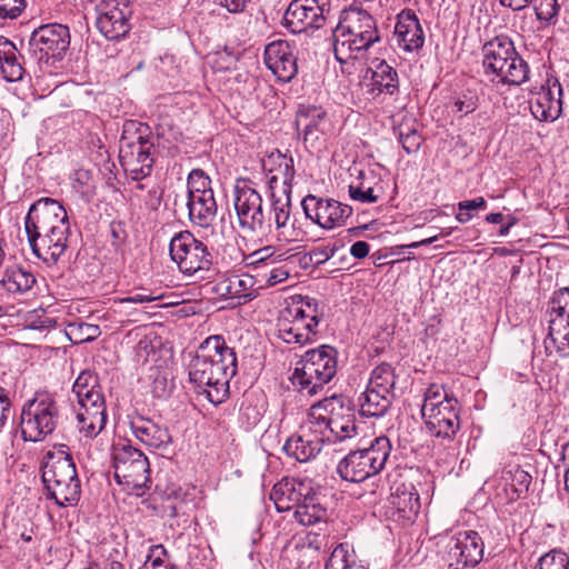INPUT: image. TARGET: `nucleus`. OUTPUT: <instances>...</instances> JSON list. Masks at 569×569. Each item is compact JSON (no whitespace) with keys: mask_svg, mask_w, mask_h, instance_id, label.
I'll return each instance as SVG.
<instances>
[{"mask_svg":"<svg viewBox=\"0 0 569 569\" xmlns=\"http://www.w3.org/2000/svg\"><path fill=\"white\" fill-rule=\"evenodd\" d=\"M159 239L164 238L169 240V249H207V247L196 239V237L188 230L169 234L167 230L161 229L158 231Z\"/></svg>","mask_w":569,"mask_h":569,"instance_id":"de8ad7c7","label":"nucleus"},{"mask_svg":"<svg viewBox=\"0 0 569 569\" xmlns=\"http://www.w3.org/2000/svg\"><path fill=\"white\" fill-rule=\"evenodd\" d=\"M290 193L286 192L277 196L276 191H271L272 211L277 228H284L290 217Z\"/></svg>","mask_w":569,"mask_h":569,"instance_id":"603ef678","label":"nucleus"},{"mask_svg":"<svg viewBox=\"0 0 569 569\" xmlns=\"http://www.w3.org/2000/svg\"><path fill=\"white\" fill-rule=\"evenodd\" d=\"M202 193H213L211 180L201 169H193L188 176L184 197Z\"/></svg>","mask_w":569,"mask_h":569,"instance_id":"3c124183","label":"nucleus"},{"mask_svg":"<svg viewBox=\"0 0 569 569\" xmlns=\"http://www.w3.org/2000/svg\"><path fill=\"white\" fill-rule=\"evenodd\" d=\"M264 63L281 82L291 81L298 72L297 57L284 40L272 41L266 46Z\"/></svg>","mask_w":569,"mask_h":569,"instance_id":"6ab92c4d","label":"nucleus"},{"mask_svg":"<svg viewBox=\"0 0 569 569\" xmlns=\"http://www.w3.org/2000/svg\"><path fill=\"white\" fill-rule=\"evenodd\" d=\"M337 353L333 347L327 345L308 350L292 375V385L299 392L317 395L337 372Z\"/></svg>","mask_w":569,"mask_h":569,"instance_id":"20e7f679","label":"nucleus"},{"mask_svg":"<svg viewBox=\"0 0 569 569\" xmlns=\"http://www.w3.org/2000/svg\"><path fill=\"white\" fill-rule=\"evenodd\" d=\"M168 256L181 272L192 276L197 272L209 271L212 264L210 251H168Z\"/></svg>","mask_w":569,"mask_h":569,"instance_id":"473e14b6","label":"nucleus"},{"mask_svg":"<svg viewBox=\"0 0 569 569\" xmlns=\"http://www.w3.org/2000/svg\"><path fill=\"white\" fill-rule=\"evenodd\" d=\"M535 13L539 21L550 22L560 10L558 0H536Z\"/></svg>","mask_w":569,"mask_h":569,"instance_id":"bf43d9fd","label":"nucleus"},{"mask_svg":"<svg viewBox=\"0 0 569 569\" xmlns=\"http://www.w3.org/2000/svg\"><path fill=\"white\" fill-rule=\"evenodd\" d=\"M233 206L242 227L253 230L256 226H262L264 220L262 197L247 181L236 184Z\"/></svg>","mask_w":569,"mask_h":569,"instance_id":"dca6fc26","label":"nucleus"},{"mask_svg":"<svg viewBox=\"0 0 569 569\" xmlns=\"http://www.w3.org/2000/svg\"><path fill=\"white\" fill-rule=\"evenodd\" d=\"M23 57L19 53L12 41L0 37V69L7 81L14 82L22 79L24 69Z\"/></svg>","mask_w":569,"mask_h":569,"instance_id":"2f4dec72","label":"nucleus"},{"mask_svg":"<svg viewBox=\"0 0 569 569\" xmlns=\"http://www.w3.org/2000/svg\"><path fill=\"white\" fill-rule=\"evenodd\" d=\"M448 400H457L452 395H448L443 386L432 383L430 385L423 395V403L421 406V412L429 411L431 408L437 409Z\"/></svg>","mask_w":569,"mask_h":569,"instance_id":"09e8293b","label":"nucleus"},{"mask_svg":"<svg viewBox=\"0 0 569 569\" xmlns=\"http://www.w3.org/2000/svg\"><path fill=\"white\" fill-rule=\"evenodd\" d=\"M296 128L303 136L306 146L315 148L330 127L326 110L317 106H301L296 116Z\"/></svg>","mask_w":569,"mask_h":569,"instance_id":"aec40b11","label":"nucleus"},{"mask_svg":"<svg viewBox=\"0 0 569 569\" xmlns=\"http://www.w3.org/2000/svg\"><path fill=\"white\" fill-rule=\"evenodd\" d=\"M248 0H213L214 3L226 8L231 13L242 12Z\"/></svg>","mask_w":569,"mask_h":569,"instance_id":"69168bd1","label":"nucleus"},{"mask_svg":"<svg viewBox=\"0 0 569 569\" xmlns=\"http://www.w3.org/2000/svg\"><path fill=\"white\" fill-rule=\"evenodd\" d=\"M396 380L395 369L389 363H381L371 372L368 386L382 393L395 395Z\"/></svg>","mask_w":569,"mask_h":569,"instance_id":"c03bdc74","label":"nucleus"},{"mask_svg":"<svg viewBox=\"0 0 569 569\" xmlns=\"http://www.w3.org/2000/svg\"><path fill=\"white\" fill-rule=\"evenodd\" d=\"M328 398L322 399L313 403L308 412V419L301 427V430H305L316 439H319L320 442H331V430L329 422V407H328Z\"/></svg>","mask_w":569,"mask_h":569,"instance_id":"c756f323","label":"nucleus"},{"mask_svg":"<svg viewBox=\"0 0 569 569\" xmlns=\"http://www.w3.org/2000/svg\"><path fill=\"white\" fill-rule=\"evenodd\" d=\"M322 445L319 439L301 430V435H295L287 439L282 449L297 461L307 462L320 452Z\"/></svg>","mask_w":569,"mask_h":569,"instance_id":"7c9ffc66","label":"nucleus"},{"mask_svg":"<svg viewBox=\"0 0 569 569\" xmlns=\"http://www.w3.org/2000/svg\"><path fill=\"white\" fill-rule=\"evenodd\" d=\"M392 515L408 522H413L420 510L419 493L412 485H400L395 488L389 498Z\"/></svg>","mask_w":569,"mask_h":569,"instance_id":"bb28decb","label":"nucleus"},{"mask_svg":"<svg viewBox=\"0 0 569 569\" xmlns=\"http://www.w3.org/2000/svg\"><path fill=\"white\" fill-rule=\"evenodd\" d=\"M309 488L303 482L295 479H283L273 486L270 492V499L279 512L289 511L297 508L302 502Z\"/></svg>","mask_w":569,"mask_h":569,"instance_id":"cd10ccee","label":"nucleus"},{"mask_svg":"<svg viewBox=\"0 0 569 569\" xmlns=\"http://www.w3.org/2000/svg\"><path fill=\"white\" fill-rule=\"evenodd\" d=\"M77 420L79 431L87 438L98 436L106 426L107 413L102 395H91V400L78 402Z\"/></svg>","mask_w":569,"mask_h":569,"instance_id":"4be33fe9","label":"nucleus"},{"mask_svg":"<svg viewBox=\"0 0 569 569\" xmlns=\"http://www.w3.org/2000/svg\"><path fill=\"white\" fill-rule=\"evenodd\" d=\"M487 208V201L482 197H478L472 200H465L458 202L459 212L456 216V219L460 223H466L473 218V211L485 210Z\"/></svg>","mask_w":569,"mask_h":569,"instance_id":"13d9d810","label":"nucleus"},{"mask_svg":"<svg viewBox=\"0 0 569 569\" xmlns=\"http://www.w3.org/2000/svg\"><path fill=\"white\" fill-rule=\"evenodd\" d=\"M277 330L278 337L286 343H295L299 346L308 343L305 340V336L299 332L298 328L288 320V317H283L281 313L277 322Z\"/></svg>","mask_w":569,"mask_h":569,"instance_id":"864d4df0","label":"nucleus"},{"mask_svg":"<svg viewBox=\"0 0 569 569\" xmlns=\"http://www.w3.org/2000/svg\"><path fill=\"white\" fill-rule=\"evenodd\" d=\"M72 393L77 401L91 400V395H102L97 382V378L89 371H82L72 386Z\"/></svg>","mask_w":569,"mask_h":569,"instance_id":"49530a36","label":"nucleus"},{"mask_svg":"<svg viewBox=\"0 0 569 569\" xmlns=\"http://www.w3.org/2000/svg\"><path fill=\"white\" fill-rule=\"evenodd\" d=\"M482 68L493 83L520 86L529 80L530 68L507 36H497L483 44Z\"/></svg>","mask_w":569,"mask_h":569,"instance_id":"7ed1b4c3","label":"nucleus"},{"mask_svg":"<svg viewBox=\"0 0 569 569\" xmlns=\"http://www.w3.org/2000/svg\"><path fill=\"white\" fill-rule=\"evenodd\" d=\"M183 207L188 209L190 220L200 226L209 227L217 214V202L213 193H202L191 197L184 194H176L174 207L178 206V200Z\"/></svg>","mask_w":569,"mask_h":569,"instance_id":"a878e982","label":"nucleus"},{"mask_svg":"<svg viewBox=\"0 0 569 569\" xmlns=\"http://www.w3.org/2000/svg\"><path fill=\"white\" fill-rule=\"evenodd\" d=\"M361 33L351 30V27L339 20L332 32V40L335 57L340 63L356 59L358 53L372 47L373 43Z\"/></svg>","mask_w":569,"mask_h":569,"instance_id":"412c9836","label":"nucleus"},{"mask_svg":"<svg viewBox=\"0 0 569 569\" xmlns=\"http://www.w3.org/2000/svg\"><path fill=\"white\" fill-rule=\"evenodd\" d=\"M398 251H389L386 254H380L379 252H373L370 258L372 259L373 263L376 266H383L386 263H393L396 261H399V258H395L396 254H398Z\"/></svg>","mask_w":569,"mask_h":569,"instance_id":"774afa93","label":"nucleus"},{"mask_svg":"<svg viewBox=\"0 0 569 569\" xmlns=\"http://www.w3.org/2000/svg\"><path fill=\"white\" fill-rule=\"evenodd\" d=\"M325 569H366L357 562L353 550L348 545L340 543L331 552Z\"/></svg>","mask_w":569,"mask_h":569,"instance_id":"a18cd8bd","label":"nucleus"},{"mask_svg":"<svg viewBox=\"0 0 569 569\" xmlns=\"http://www.w3.org/2000/svg\"><path fill=\"white\" fill-rule=\"evenodd\" d=\"M329 11L330 0H293L284 12V26L292 33L319 29Z\"/></svg>","mask_w":569,"mask_h":569,"instance_id":"ddd939ff","label":"nucleus"},{"mask_svg":"<svg viewBox=\"0 0 569 569\" xmlns=\"http://www.w3.org/2000/svg\"><path fill=\"white\" fill-rule=\"evenodd\" d=\"M395 395L382 393L367 386L358 398L359 411L366 417H381L391 406Z\"/></svg>","mask_w":569,"mask_h":569,"instance_id":"f704fd0d","label":"nucleus"},{"mask_svg":"<svg viewBox=\"0 0 569 569\" xmlns=\"http://www.w3.org/2000/svg\"><path fill=\"white\" fill-rule=\"evenodd\" d=\"M548 338L557 352L567 355L569 351V318H550Z\"/></svg>","mask_w":569,"mask_h":569,"instance_id":"37998d69","label":"nucleus"},{"mask_svg":"<svg viewBox=\"0 0 569 569\" xmlns=\"http://www.w3.org/2000/svg\"><path fill=\"white\" fill-rule=\"evenodd\" d=\"M153 143L142 134L134 139L122 137L120 141L119 160L124 172L136 181L151 174L153 167Z\"/></svg>","mask_w":569,"mask_h":569,"instance_id":"9b49d317","label":"nucleus"},{"mask_svg":"<svg viewBox=\"0 0 569 569\" xmlns=\"http://www.w3.org/2000/svg\"><path fill=\"white\" fill-rule=\"evenodd\" d=\"M502 480L509 499L517 500L528 492L531 476L519 466H515L503 472Z\"/></svg>","mask_w":569,"mask_h":569,"instance_id":"a19ab883","label":"nucleus"},{"mask_svg":"<svg viewBox=\"0 0 569 569\" xmlns=\"http://www.w3.org/2000/svg\"><path fill=\"white\" fill-rule=\"evenodd\" d=\"M58 420L56 401L48 395H40L29 400L22 408L20 417L21 433L27 441H41L52 433Z\"/></svg>","mask_w":569,"mask_h":569,"instance_id":"0eeeda50","label":"nucleus"},{"mask_svg":"<svg viewBox=\"0 0 569 569\" xmlns=\"http://www.w3.org/2000/svg\"><path fill=\"white\" fill-rule=\"evenodd\" d=\"M428 432L436 438L451 441L460 429L458 400H448L437 409L421 412Z\"/></svg>","mask_w":569,"mask_h":569,"instance_id":"f3484780","label":"nucleus"},{"mask_svg":"<svg viewBox=\"0 0 569 569\" xmlns=\"http://www.w3.org/2000/svg\"><path fill=\"white\" fill-rule=\"evenodd\" d=\"M535 569H569V557L566 552L553 549L539 558Z\"/></svg>","mask_w":569,"mask_h":569,"instance_id":"5fc2aeb1","label":"nucleus"},{"mask_svg":"<svg viewBox=\"0 0 569 569\" xmlns=\"http://www.w3.org/2000/svg\"><path fill=\"white\" fill-rule=\"evenodd\" d=\"M483 557V541L476 531H461L446 545L442 562L445 569H470Z\"/></svg>","mask_w":569,"mask_h":569,"instance_id":"9d476101","label":"nucleus"},{"mask_svg":"<svg viewBox=\"0 0 569 569\" xmlns=\"http://www.w3.org/2000/svg\"><path fill=\"white\" fill-rule=\"evenodd\" d=\"M237 372V357L222 336H210L189 365V379L214 406L229 393V381Z\"/></svg>","mask_w":569,"mask_h":569,"instance_id":"f257e3e1","label":"nucleus"},{"mask_svg":"<svg viewBox=\"0 0 569 569\" xmlns=\"http://www.w3.org/2000/svg\"><path fill=\"white\" fill-rule=\"evenodd\" d=\"M26 8L24 0H0V17L14 19Z\"/></svg>","mask_w":569,"mask_h":569,"instance_id":"680f3d73","label":"nucleus"},{"mask_svg":"<svg viewBox=\"0 0 569 569\" xmlns=\"http://www.w3.org/2000/svg\"><path fill=\"white\" fill-rule=\"evenodd\" d=\"M67 335L73 343H83L97 339L101 335V330L97 325L70 323Z\"/></svg>","mask_w":569,"mask_h":569,"instance_id":"8fccbe9b","label":"nucleus"},{"mask_svg":"<svg viewBox=\"0 0 569 569\" xmlns=\"http://www.w3.org/2000/svg\"><path fill=\"white\" fill-rule=\"evenodd\" d=\"M372 86L380 93L395 94L399 89V78L396 69L385 60L372 61Z\"/></svg>","mask_w":569,"mask_h":569,"instance_id":"e433bc0d","label":"nucleus"},{"mask_svg":"<svg viewBox=\"0 0 569 569\" xmlns=\"http://www.w3.org/2000/svg\"><path fill=\"white\" fill-rule=\"evenodd\" d=\"M167 556V550L161 545L152 546L144 562V569L154 568L163 565V558Z\"/></svg>","mask_w":569,"mask_h":569,"instance_id":"e2e57ef3","label":"nucleus"},{"mask_svg":"<svg viewBox=\"0 0 569 569\" xmlns=\"http://www.w3.org/2000/svg\"><path fill=\"white\" fill-rule=\"evenodd\" d=\"M36 283V277L20 267L7 269L1 286L11 295H23L30 291Z\"/></svg>","mask_w":569,"mask_h":569,"instance_id":"ea45409f","label":"nucleus"},{"mask_svg":"<svg viewBox=\"0 0 569 569\" xmlns=\"http://www.w3.org/2000/svg\"><path fill=\"white\" fill-rule=\"evenodd\" d=\"M386 437L376 438L369 448L350 451L338 465L337 472L350 482H360L379 473L390 453Z\"/></svg>","mask_w":569,"mask_h":569,"instance_id":"423d86ee","label":"nucleus"},{"mask_svg":"<svg viewBox=\"0 0 569 569\" xmlns=\"http://www.w3.org/2000/svg\"><path fill=\"white\" fill-rule=\"evenodd\" d=\"M251 284V278L241 279L238 276H232L218 282L216 286V292L227 299H242L239 303H246L256 297L253 291H248Z\"/></svg>","mask_w":569,"mask_h":569,"instance_id":"58836bf2","label":"nucleus"},{"mask_svg":"<svg viewBox=\"0 0 569 569\" xmlns=\"http://www.w3.org/2000/svg\"><path fill=\"white\" fill-rule=\"evenodd\" d=\"M94 9L96 26L109 40H119L130 31L131 8L128 0H97L87 3Z\"/></svg>","mask_w":569,"mask_h":569,"instance_id":"f8f14e48","label":"nucleus"},{"mask_svg":"<svg viewBox=\"0 0 569 569\" xmlns=\"http://www.w3.org/2000/svg\"><path fill=\"white\" fill-rule=\"evenodd\" d=\"M339 20L351 27V30L362 32L361 36L372 43L380 41L377 21L367 10L357 4L342 10Z\"/></svg>","mask_w":569,"mask_h":569,"instance_id":"c85d7f7f","label":"nucleus"},{"mask_svg":"<svg viewBox=\"0 0 569 569\" xmlns=\"http://www.w3.org/2000/svg\"><path fill=\"white\" fill-rule=\"evenodd\" d=\"M331 442L351 440L358 435L355 415L350 401L342 396L328 398Z\"/></svg>","mask_w":569,"mask_h":569,"instance_id":"a211bd4d","label":"nucleus"},{"mask_svg":"<svg viewBox=\"0 0 569 569\" xmlns=\"http://www.w3.org/2000/svg\"><path fill=\"white\" fill-rule=\"evenodd\" d=\"M70 46L69 28L60 23H47L34 29L28 41L29 52L38 60H62Z\"/></svg>","mask_w":569,"mask_h":569,"instance_id":"6e6552de","label":"nucleus"},{"mask_svg":"<svg viewBox=\"0 0 569 569\" xmlns=\"http://www.w3.org/2000/svg\"><path fill=\"white\" fill-rule=\"evenodd\" d=\"M562 87L557 78H549L529 100L530 112L543 122L556 121L562 112Z\"/></svg>","mask_w":569,"mask_h":569,"instance_id":"2eb2a0df","label":"nucleus"},{"mask_svg":"<svg viewBox=\"0 0 569 569\" xmlns=\"http://www.w3.org/2000/svg\"><path fill=\"white\" fill-rule=\"evenodd\" d=\"M569 318V288H561L550 300V318Z\"/></svg>","mask_w":569,"mask_h":569,"instance_id":"6e6d98bb","label":"nucleus"},{"mask_svg":"<svg viewBox=\"0 0 569 569\" xmlns=\"http://www.w3.org/2000/svg\"><path fill=\"white\" fill-rule=\"evenodd\" d=\"M288 307L296 317L305 318L317 328L325 317V303L310 296H293Z\"/></svg>","mask_w":569,"mask_h":569,"instance_id":"c9c22d12","label":"nucleus"},{"mask_svg":"<svg viewBox=\"0 0 569 569\" xmlns=\"http://www.w3.org/2000/svg\"><path fill=\"white\" fill-rule=\"evenodd\" d=\"M349 194L353 200L372 203L381 198L382 187L372 171H360L357 181L349 186Z\"/></svg>","mask_w":569,"mask_h":569,"instance_id":"72a5a7b5","label":"nucleus"},{"mask_svg":"<svg viewBox=\"0 0 569 569\" xmlns=\"http://www.w3.org/2000/svg\"><path fill=\"white\" fill-rule=\"evenodd\" d=\"M24 232L31 249H38V240L48 249H67L69 221L63 206L51 198L36 201L24 219Z\"/></svg>","mask_w":569,"mask_h":569,"instance_id":"f03ea898","label":"nucleus"},{"mask_svg":"<svg viewBox=\"0 0 569 569\" xmlns=\"http://www.w3.org/2000/svg\"><path fill=\"white\" fill-rule=\"evenodd\" d=\"M296 520L302 526H312L326 518L327 511L316 502V497L306 492L305 498L295 510Z\"/></svg>","mask_w":569,"mask_h":569,"instance_id":"79ce46f5","label":"nucleus"},{"mask_svg":"<svg viewBox=\"0 0 569 569\" xmlns=\"http://www.w3.org/2000/svg\"><path fill=\"white\" fill-rule=\"evenodd\" d=\"M129 423L136 438L147 447L166 450L172 442L169 429L149 418L136 415Z\"/></svg>","mask_w":569,"mask_h":569,"instance_id":"5701e85b","label":"nucleus"},{"mask_svg":"<svg viewBox=\"0 0 569 569\" xmlns=\"http://www.w3.org/2000/svg\"><path fill=\"white\" fill-rule=\"evenodd\" d=\"M113 468L116 480L132 489H141L150 481L148 458L130 445L114 447Z\"/></svg>","mask_w":569,"mask_h":569,"instance_id":"1a4fd4ad","label":"nucleus"},{"mask_svg":"<svg viewBox=\"0 0 569 569\" xmlns=\"http://www.w3.org/2000/svg\"><path fill=\"white\" fill-rule=\"evenodd\" d=\"M263 170L268 173L270 191H276L281 183V192H291V182L295 178L292 157L280 153H271L262 161Z\"/></svg>","mask_w":569,"mask_h":569,"instance_id":"b1692460","label":"nucleus"},{"mask_svg":"<svg viewBox=\"0 0 569 569\" xmlns=\"http://www.w3.org/2000/svg\"><path fill=\"white\" fill-rule=\"evenodd\" d=\"M48 496L60 507L76 506L81 497V482L72 458L61 452L50 457L42 468Z\"/></svg>","mask_w":569,"mask_h":569,"instance_id":"39448f33","label":"nucleus"},{"mask_svg":"<svg viewBox=\"0 0 569 569\" xmlns=\"http://www.w3.org/2000/svg\"><path fill=\"white\" fill-rule=\"evenodd\" d=\"M479 99L475 94H465L462 98H459L455 102V108L457 112L461 114H469L473 112L478 108Z\"/></svg>","mask_w":569,"mask_h":569,"instance_id":"0e129e2a","label":"nucleus"},{"mask_svg":"<svg viewBox=\"0 0 569 569\" xmlns=\"http://www.w3.org/2000/svg\"><path fill=\"white\" fill-rule=\"evenodd\" d=\"M10 416V400L7 392L0 388V427L4 425Z\"/></svg>","mask_w":569,"mask_h":569,"instance_id":"338daca9","label":"nucleus"},{"mask_svg":"<svg viewBox=\"0 0 569 569\" xmlns=\"http://www.w3.org/2000/svg\"><path fill=\"white\" fill-rule=\"evenodd\" d=\"M399 141L402 144L403 150L410 154L417 152L422 143V137L416 129L407 128L400 130Z\"/></svg>","mask_w":569,"mask_h":569,"instance_id":"052dcab7","label":"nucleus"},{"mask_svg":"<svg viewBox=\"0 0 569 569\" xmlns=\"http://www.w3.org/2000/svg\"><path fill=\"white\" fill-rule=\"evenodd\" d=\"M281 315L283 317H288V320H290V322H292V325L298 328L299 332L305 336V340L307 342L315 340L317 336V327H315V323H310L305 318L296 317L292 309H290L288 306L281 311Z\"/></svg>","mask_w":569,"mask_h":569,"instance_id":"4d7b16f0","label":"nucleus"},{"mask_svg":"<svg viewBox=\"0 0 569 569\" xmlns=\"http://www.w3.org/2000/svg\"><path fill=\"white\" fill-rule=\"evenodd\" d=\"M395 38L398 46L407 52H412L423 46V30L415 12L405 10L398 16Z\"/></svg>","mask_w":569,"mask_h":569,"instance_id":"393cba45","label":"nucleus"},{"mask_svg":"<svg viewBox=\"0 0 569 569\" xmlns=\"http://www.w3.org/2000/svg\"><path fill=\"white\" fill-rule=\"evenodd\" d=\"M343 251H308L290 256L292 262H299L303 269L331 261L332 270L347 269V258Z\"/></svg>","mask_w":569,"mask_h":569,"instance_id":"4c0bfd02","label":"nucleus"},{"mask_svg":"<svg viewBox=\"0 0 569 569\" xmlns=\"http://www.w3.org/2000/svg\"><path fill=\"white\" fill-rule=\"evenodd\" d=\"M303 212L308 219L323 229H333L342 226L350 217L351 207L335 199H323L308 194L301 201Z\"/></svg>","mask_w":569,"mask_h":569,"instance_id":"4468645a","label":"nucleus"}]
</instances>
